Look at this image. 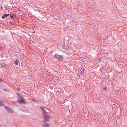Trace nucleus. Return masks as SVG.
<instances>
[{"mask_svg":"<svg viewBox=\"0 0 127 127\" xmlns=\"http://www.w3.org/2000/svg\"><path fill=\"white\" fill-rule=\"evenodd\" d=\"M6 64L4 63H1L0 64V66L5 67L6 66Z\"/></svg>","mask_w":127,"mask_h":127,"instance_id":"obj_7","label":"nucleus"},{"mask_svg":"<svg viewBox=\"0 0 127 127\" xmlns=\"http://www.w3.org/2000/svg\"><path fill=\"white\" fill-rule=\"evenodd\" d=\"M84 72V71L83 69L82 68H81L80 70L79 71L78 73H80L81 74H83Z\"/></svg>","mask_w":127,"mask_h":127,"instance_id":"obj_6","label":"nucleus"},{"mask_svg":"<svg viewBox=\"0 0 127 127\" xmlns=\"http://www.w3.org/2000/svg\"><path fill=\"white\" fill-rule=\"evenodd\" d=\"M54 57L55 58H57L59 60H62L63 57L61 55L58 54H56L54 56Z\"/></svg>","mask_w":127,"mask_h":127,"instance_id":"obj_2","label":"nucleus"},{"mask_svg":"<svg viewBox=\"0 0 127 127\" xmlns=\"http://www.w3.org/2000/svg\"><path fill=\"white\" fill-rule=\"evenodd\" d=\"M107 87H105L104 88V90L105 91H106L107 90Z\"/></svg>","mask_w":127,"mask_h":127,"instance_id":"obj_11","label":"nucleus"},{"mask_svg":"<svg viewBox=\"0 0 127 127\" xmlns=\"http://www.w3.org/2000/svg\"><path fill=\"white\" fill-rule=\"evenodd\" d=\"M43 121L44 122H46V121H48L49 120V117L48 115V113H47L44 110H43Z\"/></svg>","mask_w":127,"mask_h":127,"instance_id":"obj_1","label":"nucleus"},{"mask_svg":"<svg viewBox=\"0 0 127 127\" xmlns=\"http://www.w3.org/2000/svg\"><path fill=\"white\" fill-rule=\"evenodd\" d=\"M2 104L0 102V106Z\"/></svg>","mask_w":127,"mask_h":127,"instance_id":"obj_13","label":"nucleus"},{"mask_svg":"<svg viewBox=\"0 0 127 127\" xmlns=\"http://www.w3.org/2000/svg\"><path fill=\"white\" fill-rule=\"evenodd\" d=\"M9 14H4L2 16V18L3 19H4L6 18L9 15Z\"/></svg>","mask_w":127,"mask_h":127,"instance_id":"obj_4","label":"nucleus"},{"mask_svg":"<svg viewBox=\"0 0 127 127\" xmlns=\"http://www.w3.org/2000/svg\"><path fill=\"white\" fill-rule=\"evenodd\" d=\"M11 17L13 19L15 18L16 16L13 14H11L10 15Z\"/></svg>","mask_w":127,"mask_h":127,"instance_id":"obj_9","label":"nucleus"},{"mask_svg":"<svg viewBox=\"0 0 127 127\" xmlns=\"http://www.w3.org/2000/svg\"><path fill=\"white\" fill-rule=\"evenodd\" d=\"M6 108L7 109V110L9 112H13V111L10 108H9L8 109L7 108V107H6Z\"/></svg>","mask_w":127,"mask_h":127,"instance_id":"obj_10","label":"nucleus"},{"mask_svg":"<svg viewBox=\"0 0 127 127\" xmlns=\"http://www.w3.org/2000/svg\"><path fill=\"white\" fill-rule=\"evenodd\" d=\"M2 80L1 79V78H0V81H2Z\"/></svg>","mask_w":127,"mask_h":127,"instance_id":"obj_14","label":"nucleus"},{"mask_svg":"<svg viewBox=\"0 0 127 127\" xmlns=\"http://www.w3.org/2000/svg\"><path fill=\"white\" fill-rule=\"evenodd\" d=\"M19 62V61L17 59H16L14 61V63L16 65H17L18 64V63Z\"/></svg>","mask_w":127,"mask_h":127,"instance_id":"obj_8","label":"nucleus"},{"mask_svg":"<svg viewBox=\"0 0 127 127\" xmlns=\"http://www.w3.org/2000/svg\"><path fill=\"white\" fill-rule=\"evenodd\" d=\"M20 88H19V87H18L17 88V90L19 91L20 90Z\"/></svg>","mask_w":127,"mask_h":127,"instance_id":"obj_12","label":"nucleus"},{"mask_svg":"<svg viewBox=\"0 0 127 127\" xmlns=\"http://www.w3.org/2000/svg\"><path fill=\"white\" fill-rule=\"evenodd\" d=\"M43 127H50V125L49 124L45 123L43 124Z\"/></svg>","mask_w":127,"mask_h":127,"instance_id":"obj_5","label":"nucleus"},{"mask_svg":"<svg viewBox=\"0 0 127 127\" xmlns=\"http://www.w3.org/2000/svg\"><path fill=\"white\" fill-rule=\"evenodd\" d=\"M17 101L20 103H23L25 102L24 100L22 98L21 99H18V100Z\"/></svg>","mask_w":127,"mask_h":127,"instance_id":"obj_3","label":"nucleus"}]
</instances>
